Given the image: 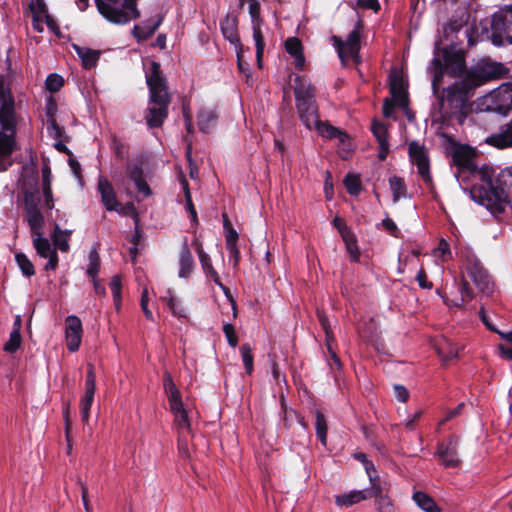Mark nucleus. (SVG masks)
<instances>
[{
	"instance_id": "1",
	"label": "nucleus",
	"mask_w": 512,
	"mask_h": 512,
	"mask_svg": "<svg viewBox=\"0 0 512 512\" xmlns=\"http://www.w3.org/2000/svg\"><path fill=\"white\" fill-rule=\"evenodd\" d=\"M465 68L463 55L458 51L444 49L442 56L436 54L431 62L430 71L433 73L432 88L438 103L433 113V121L442 125L453 122L462 124L467 117L470 107L469 99L472 91L489 80L501 77L505 67L500 63L482 61L473 66L462 80L439 93V87L445 75L456 77Z\"/></svg>"
},
{
	"instance_id": "2",
	"label": "nucleus",
	"mask_w": 512,
	"mask_h": 512,
	"mask_svg": "<svg viewBox=\"0 0 512 512\" xmlns=\"http://www.w3.org/2000/svg\"><path fill=\"white\" fill-rule=\"evenodd\" d=\"M294 95L299 117L310 130L315 129L322 137L337 139L342 145V157L347 158L351 151L349 136L328 122H321L315 101V90L312 84L297 76L295 78Z\"/></svg>"
},
{
	"instance_id": "3",
	"label": "nucleus",
	"mask_w": 512,
	"mask_h": 512,
	"mask_svg": "<svg viewBox=\"0 0 512 512\" xmlns=\"http://www.w3.org/2000/svg\"><path fill=\"white\" fill-rule=\"evenodd\" d=\"M488 187L474 189L472 196L492 214L502 213L507 206H512V167L503 169L496 183L492 184L489 176L486 178Z\"/></svg>"
},
{
	"instance_id": "4",
	"label": "nucleus",
	"mask_w": 512,
	"mask_h": 512,
	"mask_svg": "<svg viewBox=\"0 0 512 512\" xmlns=\"http://www.w3.org/2000/svg\"><path fill=\"white\" fill-rule=\"evenodd\" d=\"M146 81L150 91V100L146 110L145 119L149 127L155 128L163 124L168 115L170 95L167 91L166 80L163 77L160 66L152 62Z\"/></svg>"
},
{
	"instance_id": "5",
	"label": "nucleus",
	"mask_w": 512,
	"mask_h": 512,
	"mask_svg": "<svg viewBox=\"0 0 512 512\" xmlns=\"http://www.w3.org/2000/svg\"><path fill=\"white\" fill-rule=\"evenodd\" d=\"M16 150L14 101L10 91L0 81V171L13 164L12 154Z\"/></svg>"
},
{
	"instance_id": "6",
	"label": "nucleus",
	"mask_w": 512,
	"mask_h": 512,
	"mask_svg": "<svg viewBox=\"0 0 512 512\" xmlns=\"http://www.w3.org/2000/svg\"><path fill=\"white\" fill-rule=\"evenodd\" d=\"M462 257L464 270L462 272L461 284L459 285L461 297L452 301V305L456 307H461L465 302L473 298V292L469 288L468 280H471L478 290L485 295H490L493 291L491 279L476 256L467 251Z\"/></svg>"
},
{
	"instance_id": "7",
	"label": "nucleus",
	"mask_w": 512,
	"mask_h": 512,
	"mask_svg": "<svg viewBox=\"0 0 512 512\" xmlns=\"http://www.w3.org/2000/svg\"><path fill=\"white\" fill-rule=\"evenodd\" d=\"M163 388L167 396L169 410L173 415L174 425L178 430V446L186 448L191 437V421L188 411L184 407L181 393L168 372L164 374Z\"/></svg>"
},
{
	"instance_id": "8",
	"label": "nucleus",
	"mask_w": 512,
	"mask_h": 512,
	"mask_svg": "<svg viewBox=\"0 0 512 512\" xmlns=\"http://www.w3.org/2000/svg\"><path fill=\"white\" fill-rule=\"evenodd\" d=\"M99 13L115 24H125L139 17L134 0H95Z\"/></svg>"
},
{
	"instance_id": "9",
	"label": "nucleus",
	"mask_w": 512,
	"mask_h": 512,
	"mask_svg": "<svg viewBox=\"0 0 512 512\" xmlns=\"http://www.w3.org/2000/svg\"><path fill=\"white\" fill-rule=\"evenodd\" d=\"M481 112H495L506 115L512 109V85L502 84L476 102Z\"/></svg>"
},
{
	"instance_id": "10",
	"label": "nucleus",
	"mask_w": 512,
	"mask_h": 512,
	"mask_svg": "<svg viewBox=\"0 0 512 512\" xmlns=\"http://www.w3.org/2000/svg\"><path fill=\"white\" fill-rule=\"evenodd\" d=\"M481 40L491 39L496 46L512 44V8L495 13L491 20V32L485 29Z\"/></svg>"
},
{
	"instance_id": "11",
	"label": "nucleus",
	"mask_w": 512,
	"mask_h": 512,
	"mask_svg": "<svg viewBox=\"0 0 512 512\" xmlns=\"http://www.w3.org/2000/svg\"><path fill=\"white\" fill-rule=\"evenodd\" d=\"M453 163L457 166V178H462L463 181L468 180L470 175L479 176L481 180L485 181L488 175L478 170L475 163V151L466 145H457L452 151Z\"/></svg>"
},
{
	"instance_id": "12",
	"label": "nucleus",
	"mask_w": 512,
	"mask_h": 512,
	"mask_svg": "<svg viewBox=\"0 0 512 512\" xmlns=\"http://www.w3.org/2000/svg\"><path fill=\"white\" fill-rule=\"evenodd\" d=\"M333 41L343 63L349 60L355 63L359 62L360 33L358 26L349 33L345 41L336 36L333 37Z\"/></svg>"
},
{
	"instance_id": "13",
	"label": "nucleus",
	"mask_w": 512,
	"mask_h": 512,
	"mask_svg": "<svg viewBox=\"0 0 512 512\" xmlns=\"http://www.w3.org/2000/svg\"><path fill=\"white\" fill-rule=\"evenodd\" d=\"M249 14L252 22L253 38L256 45V57L259 67L264 51V40L261 32L262 19L260 17V3L258 0H249Z\"/></svg>"
},
{
	"instance_id": "14",
	"label": "nucleus",
	"mask_w": 512,
	"mask_h": 512,
	"mask_svg": "<svg viewBox=\"0 0 512 512\" xmlns=\"http://www.w3.org/2000/svg\"><path fill=\"white\" fill-rule=\"evenodd\" d=\"M409 155L411 161L417 166L418 173L423 181L431 184L432 178L429 172V161L424 146L415 141L411 142L409 144Z\"/></svg>"
},
{
	"instance_id": "15",
	"label": "nucleus",
	"mask_w": 512,
	"mask_h": 512,
	"mask_svg": "<svg viewBox=\"0 0 512 512\" xmlns=\"http://www.w3.org/2000/svg\"><path fill=\"white\" fill-rule=\"evenodd\" d=\"M65 339L69 351L75 352L79 349L82 339V323L77 316L71 315L66 318Z\"/></svg>"
},
{
	"instance_id": "16",
	"label": "nucleus",
	"mask_w": 512,
	"mask_h": 512,
	"mask_svg": "<svg viewBox=\"0 0 512 512\" xmlns=\"http://www.w3.org/2000/svg\"><path fill=\"white\" fill-rule=\"evenodd\" d=\"M195 251L198 255L201 267L206 277L213 280V282L219 286L223 292L228 295L229 289L221 282L217 271L214 269L210 256L203 250L202 244L196 239L193 241Z\"/></svg>"
},
{
	"instance_id": "17",
	"label": "nucleus",
	"mask_w": 512,
	"mask_h": 512,
	"mask_svg": "<svg viewBox=\"0 0 512 512\" xmlns=\"http://www.w3.org/2000/svg\"><path fill=\"white\" fill-rule=\"evenodd\" d=\"M33 245L40 257L48 258L45 270H55L58 265V256L56 250L51 247L49 240L44 238L42 234H36L33 235Z\"/></svg>"
},
{
	"instance_id": "18",
	"label": "nucleus",
	"mask_w": 512,
	"mask_h": 512,
	"mask_svg": "<svg viewBox=\"0 0 512 512\" xmlns=\"http://www.w3.org/2000/svg\"><path fill=\"white\" fill-rule=\"evenodd\" d=\"M390 92L393 102L401 108L408 106V94L405 80L397 72L390 74Z\"/></svg>"
},
{
	"instance_id": "19",
	"label": "nucleus",
	"mask_w": 512,
	"mask_h": 512,
	"mask_svg": "<svg viewBox=\"0 0 512 512\" xmlns=\"http://www.w3.org/2000/svg\"><path fill=\"white\" fill-rule=\"evenodd\" d=\"M486 143L498 149L512 148V118L497 133L487 137Z\"/></svg>"
},
{
	"instance_id": "20",
	"label": "nucleus",
	"mask_w": 512,
	"mask_h": 512,
	"mask_svg": "<svg viewBox=\"0 0 512 512\" xmlns=\"http://www.w3.org/2000/svg\"><path fill=\"white\" fill-rule=\"evenodd\" d=\"M98 191L101 195V201L105 208L108 211H118L120 203L116 198V193L112 184L105 177H99Z\"/></svg>"
},
{
	"instance_id": "21",
	"label": "nucleus",
	"mask_w": 512,
	"mask_h": 512,
	"mask_svg": "<svg viewBox=\"0 0 512 512\" xmlns=\"http://www.w3.org/2000/svg\"><path fill=\"white\" fill-rule=\"evenodd\" d=\"M195 263L193 256L189 250L187 241L185 240L180 254H179V270H178V277L181 279H188L190 278L192 272L194 271Z\"/></svg>"
},
{
	"instance_id": "22",
	"label": "nucleus",
	"mask_w": 512,
	"mask_h": 512,
	"mask_svg": "<svg viewBox=\"0 0 512 512\" xmlns=\"http://www.w3.org/2000/svg\"><path fill=\"white\" fill-rule=\"evenodd\" d=\"M369 498V490H352L335 497V504L339 507H350Z\"/></svg>"
},
{
	"instance_id": "23",
	"label": "nucleus",
	"mask_w": 512,
	"mask_h": 512,
	"mask_svg": "<svg viewBox=\"0 0 512 512\" xmlns=\"http://www.w3.org/2000/svg\"><path fill=\"white\" fill-rule=\"evenodd\" d=\"M162 22L161 15H155L151 19L143 22L141 25H136L133 29V34L139 40H145L150 37L160 26Z\"/></svg>"
},
{
	"instance_id": "24",
	"label": "nucleus",
	"mask_w": 512,
	"mask_h": 512,
	"mask_svg": "<svg viewBox=\"0 0 512 512\" xmlns=\"http://www.w3.org/2000/svg\"><path fill=\"white\" fill-rule=\"evenodd\" d=\"M286 51L294 58V65L302 70L305 65L303 47L301 41L296 37H290L285 42Z\"/></svg>"
},
{
	"instance_id": "25",
	"label": "nucleus",
	"mask_w": 512,
	"mask_h": 512,
	"mask_svg": "<svg viewBox=\"0 0 512 512\" xmlns=\"http://www.w3.org/2000/svg\"><path fill=\"white\" fill-rule=\"evenodd\" d=\"M126 174L129 179L134 182L139 192H141L144 196L151 195V190L143 178V170L139 165L127 166Z\"/></svg>"
},
{
	"instance_id": "26",
	"label": "nucleus",
	"mask_w": 512,
	"mask_h": 512,
	"mask_svg": "<svg viewBox=\"0 0 512 512\" xmlns=\"http://www.w3.org/2000/svg\"><path fill=\"white\" fill-rule=\"evenodd\" d=\"M73 48L81 59L85 69H91L96 66L100 57V51L76 44H73Z\"/></svg>"
},
{
	"instance_id": "27",
	"label": "nucleus",
	"mask_w": 512,
	"mask_h": 512,
	"mask_svg": "<svg viewBox=\"0 0 512 512\" xmlns=\"http://www.w3.org/2000/svg\"><path fill=\"white\" fill-rule=\"evenodd\" d=\"M221 31L225 39H227L230 43L236 46V49L239 48L240 38L237 31V22L233 17L227 16L221 22Z\"/></svg>"
},
{
	"instance_id": "28",
	"label": "nucleus",
	"mask_w": 512,
	"mask_h": 512,
	"mask_svg": "<svg viewBox=\"0 0 512 512\" xmlns=\"http://www.w3.org/2000/svg\"><path fill=\"white\" fill-rule=\"evenodd\" d=\"M218 114L214 109L204 108L198 114V127L204 132H210L216 125Z\"/></svg>"
},
{
	"instance_id": "29",
	"label": "nucleus",
	"mask_w": 512,
	"mask_h": 512,
	"mask_svg": "<svg viewBox=\"0 0 512 512\" xmlns=\"http://www.w3.org/2000/svg\"><path fill=\"white\" fill-rule=\"evenodd\" d=\"M371 487L369 490V497L373 496L375 498V502L382 499L389 498L387 495V484H382L379 476L377 475V471L368 475Z\"/></svg>"
},
{
	"instance_id": "30",
	"label": "nucleus",
	"mask_w": 512,
	"mask_h": 512,
	"mask_svg": "<svg viewBox=\"0 0 512 512\" xmlns=\"http://www.w3.org/2000/svg\"><path fill=\"white\" fill-rule=\"evenodd\" d=\"M412 498L417 506L425 512H441L433 498L422 491L414 492Z\"/></svg>"
},
{
	"instance_id": "31",
	"label": "nucleus",
	"mask_w": 512,
	"mask_h": 512,
	"mask_svg": "<svg viewBox=\"0 0 512 512\" xmlns=\"http://www.w3.org/2000/svg\"><path fill=\"white\" fill-rule=\"evenodd\" d=\"M70 236V230H62L58 224H55L54 231L52 233V240L57 249L62 252H67L69 250Z\"/></svg>"
},
{
	"instance_id": "32",
	"label": "nucleus",
	"mask_w": 512,
	"mask_h": 512,
	"mask_svg": "<svg viewBox=\"0 0 512 512\" xmlns=\"http://www.w3.org/2000/svg\"><path fill=\"white\" fill-rule=\"evenodd\" d=\"M435 458L447 468L458 467L460 459L457 456L456 450H437Z\"/></svg>"
},
{
	"instance_id": "33",
	"label": "nucleus",
	"mask_w": 512,
	"mask_h": 512,
	"mask_svg": "<svg viewBox=\"0 0 512 512\" xmlns=\"http://www.w3.org/2000/svg\"><path fill=\"white\" fill-rule=\"evenodd\" d=\"M25 213L27 215V221L30 226L32 234L33 235L42 234V228L44 225V217H43L40 209L25 211Z\"/></svg>"
},
{
	"instance_id": "34",
	"label": "nucleus",
	"mask_w": 512,
	"mask_h": 512,
	"mask_svg": "<svg viewBox=\"0 0 512 512\" xmlns=\"http://www.w3.org/2000/svg\"><path fill=\"white\" fill-rule=\"evenodd\" d=\"M315 430L316 436L322 446L327 445V421L321 411H315Z\"/></svg>"
},
{
	"instance_id": "35",
	"label": "nucleus",
	"mask_w": 512,
	"mask_h": 512,
	"mask_svg": "<svg viewBox=\"0 0 512 512\" xmlns=\"http://www.w3.org/2000/svg\"><path fill=\"white\" fill-rule=\"evenodd\" d=\"M94 388H85L84 396L81 398L80 401V408H81V414H82V420L84 422H88L89 416H90V409L94 400V394H95Z\"/></svg>"
},
{
	"instance_id": "36",
	"label": "nucleus",
	"mask_w": 512,
	"mask_h": 512,
	"mask_svg": "<svg viewBox=\"0 0 512 512\" xmlns=\"http://www.w3.org/2000/svg\"><path fill=\"white\" fill-rule=\"evenodd\" d=\"M438 355L442 358L443 361H449L458 356V347L457 345L449 342L443 341L440 343L437 348Z\"/></svg>"
},
{
	"instance_id": "37",
	"label": "nucleus",
	"mask_w": 512,
	"mask_h": 512,
	"mask_svg": "<svg viewBox=\"0 0 512 512\" xmlns=\"http://www.w3.org/2000/svg\"><path fill=\"white\" fill-rule=\"evenodd\" d=\"M389 184L394 202H397L401 197L406 195V187L402 178L393 176L389 179Z\"/></svg>"
},
{
	"instance_id": "38",
	"label": "nucleus",
	"mask_w": 512,
	"mask_h": 512,
	"mask_svg": "<svg viewBox=\"0 0 512 512\" xmlns=\"http://www.w3.org/2000/svg\"><path fill=\"white\" fill-rule=\"evenodd\" d=\"M162 300L167 303L169 306L170 311L174 316L177 317H184L185 316V309L181 305V303L172 295L171 290L167 291V295L162 297Z\"/></svg>"
},
{
	"instance_id": "39",
	"label": "nucleus",
	"mask_w": 512,
	"mask_h": 512,
	"mask_svg": "<svg viewBox=\"0 0 512 512\" xmlns=\"http://www.w3.org/2000/svg\"><path fill=\"white\" fill-rule=\"evenodd\" d=\"M88 258L89 264L87 268V274L91 277L92 280H95L100 270V257L95 248L90 250Z\"/></svg>"
},
{
	"instance_id": "40",
	"label": "nucleus",
	"mask_w": 512,
	"mask_h": 512,
	"mask_svg": "<svg viewBox=\"0 0 512 512\" xmlns=\"http://www.w3.org/2000/svg\"><path fill=\"white\" fill-rule=\"evenodd\" d=\"M17 327L14 328L11 333L8 342L4 345V350L7 352H15L21 343V335L19 332V326H20V320L17 319L16 321Z\"/></svg>"
},
{
	"instance_id": "41",
	"label": "nucleus",
	"mask_w": 512,
	"mask_h": 512,
	"mask_svg": "<svg viewBox=\"0 0 512 512\" xmlns=\"http://www.w3.org/2000/svg\"><path fill=\"white\" fill-rule=\"evenodd\" d=\"M318 317H319V321H320V323H321V325H322V327H323V329H324V331L326 333L328 351L331 354V357L334 360L335 364L337 366H340V361H339L336 353L332 350L331 345H330V340L332 339V336H331L332 331H331L330 324H329L327 318L325 317V315L319 313Z\"/></svg>"
},
{
	"instance_id": "42",
	"label": "nucleus",
	"mask_w": 512,
	"mask_h": 512,
	"mask_svg": "<svg viewBox=\"0 0 512 512\" xmlns=\"http://www.w3.org/2000/svg\"><path fill=\"white\" fill-rule=\"evenodd\" d=\"M40 204L39 191H25L24 192V210H38Z\"/></svg>"
},
{
	"instance_id": "43",
	"label": "nucleus",
	"mask_w": 512,
	"mask_h": 512,
	"mask_svg": "<svg viewBox=\"0 0 512 512\" xmlns=\"http://www.w3.org/2000/svg\"><path fill=\"white\" fill-rule=\"evenodd\" d=\"M345 242L347 252L350 254L353 261H357L359 259V250L356 244V238L352 232H345L344 237L342 238Z\"/></svg>"
},
{
	"instance_id": "44",
	"label": "nucleus",
	"mask_w": 512,
	"mask_h": 512,
	"mask_svg": "<svg viewBox=\"0 0 512 512\" xmlns=\"http://www.w3.org/2000/svg\"><path fill=\"white\" fill-rule=\"evenodd\" d=\"M344 184L351 195H358L362 188L360 177L355 174H348L344 179Z\"/></svg>"
},
{
	"instance_id": "45",
	"label": "nucleus",
	"mask_w": 512,
	"mask_h": 512,
	"mask_svg": "<svg viewBox=\"0 0 512 512\" xmlns=\"http://www.w3.org/2000/svg\"><path fill=\"white\" fill-rule=\"evenodd\" d=\"M15 259L24 275L30 277L35 274L34 266L25 254L17 253Z\"/></svg>"
},
{
	"instance_id": "46",
	"label": "nucleus",
	"mask_w": 512,
	"mask_h": 512,
	"mask_svg": "<svg viewBox=\"0 0 512 512\" xmlns=\"http://www.w3.org/2000/svg\"><path fill=\"white\" fill-rule=\"evenodd\" d=\"M240 353L245 366V370L248 374L253 371V356L251 354V348L248 344H243L240 347Z\"/></svg>"
},
{
	"instance_id": "47",
	"label": "nucleus",
	"mask_w": 512,
	"mask_h": 512,
	"mask_svg": "<svg viewBox=\"0 0 512 512\" xmlns=\"http://www.w3.org/2000/svg\"><path fill=\"white\" fill-rule=\"evenodd\" d=\"M434 255L440 257L442 261H446L452 257L449 245L444 239H441L437 248L434 249Z\"/></svg>"
},
{
	"instance_id": "48",
	"label": "nucleus",
	"mask_w": 512,
	"mask_h": 512,
	"mask_svg": "<svg viewBox=\"0 0 512 512\" xmlns=\"http://www.w3.org/2000/svg\"><path fill=\"white\" fill-rule=\"evenodd\" d=\"M372 132L376 137L379 144L388 143L387 141V128L384 124L374 122L372 125Z\"/></svg>"
},
{
	"instance_id": "49",
	"label": "nucleus",
	"mask_w": 512,
	"mask_h": 512,
	"mask_svg": "<svg viewBox=\"0 0 512 512\" xmlns=\"http://www.w3.org/2000/svg\"><path fill=\"white\" fill-rule=\"evenodd\" d=\"M64 80L61 76L56 74H51L46 79V88L50 92H57L63 86Z\"/></svg>"
},
{
	"instance_id": "50",
	"label": "nucleus",
	"mask_w": 512,
	"mask_h": 512,
	"mask_svg": "<svg viewBox=\"0 0 512 512\" xmlns=\"http://www.w3.org/2000/svg\"><path fill=\"white\" fill-rule=\"evenodd\" d=\"M110 289L114 298L115 306L118 308L121 297V280L119 276H114L112 278L110 282Z\"/></svg>"
},
{
	"instance_id": "51",
	"label": "nucleus",
	"mask_w": 512,
	"mask_h": 512,
	"mask_svg": "<svg viewBox=\"0 0 512 512\" xmlns=\"http://www.w3.org/2000/svg\"><path fill=\"white\" fill-rule=\"evenodd\" d=\"M237 53V62L238 68L241 73H243L246 77V82L249 83L250 73H249V64L243 60V46L239 45V48L236 49Z\"/></svg>"
},
{
	"instance_id": "52",
	"label": "nucleus",
	"mask_w": 512,
	"mask_h": 512,
	"mask_svg": "<svg viewBox=\"0 0 512 512\" xmlns=\"http://www.w3.org/2000/svg\"><path fill=\"white\" fill-rule=\"evenodd\" d=\"M464 408V403L458 404V406L454 409L448 410L446 412V415L439 421L438 423V430L445 425L448 421L454 419L455 417L459 416L462 413V410Z\"/></svg>"
},
{
	"instance_id": "53",
	"label": "nucleus",
	"mask_w": 512,
	"mask_h": 512,
	"mask_svg": "<svg viewBox=\"0 0 512 512\" xmlns=\"http://www.w3.org/2000/svg\"><path fill=\"white\" fill-rule=\"evenodd\" d=\"M353 6L355 8L371 9L375 12L380 9L378 0H354Z\"/></svg>"
},
{
	"instance_id": "54",
	"label": "nucleus",
	"mask_w": 512,
	"mask_h": 512,
	"mask_svg": "<svg viewBox=\"0 0 512 512\" xmlns=\"http://www.w3.org/2000/svg\"><path fill=\"white\" fill-rule=\"evenodd\" d=\"M353 456L356 460H358L364 465L367 475L376 471L374 464L367 458V455L365 453L357 452Z\"/></svg>"
},
{
	"instance_id": "55",
	"label": "nucleus",
	"mask_w": 512,
	"mask_h": 512,
	"mask_svg": "<svg viewBox=\"0 0 512 512\" xmlns=\"http://www.w3.org/2000/svg\"><path fill=\"white\" fill-rule=\"evenodd\" d=\"M183 188H184V191H185V198H186V206H187V209L191 215V219L193 222H196L197 221V213H196V210L193 206V203H192V200H191V195H190V192H189V189H188V183L187 181H183Z\"/></svg>"
},
{
	"instance_id": "56",
	"label": "nucleus",
	"mask_w": 512,
	"mask_h": 512,
	"mask_svg": "<svg viewBox=\"0 0 512 512\" xmlns=\"http://www.w3.org/2000/svg\"><path fill=\"white\" fill-rule=\"evenodd\" d=\"M223 332L227 338V341L230 346L236 347L238 344V338L235 334V330L232 324H225L223 327Z\"/></svg>"
},
{
	"instance_id": "57",
	"label": "nucleus",
	"mask_w": 512,
	"mask_h": 512,
	"mask_svg": "<svg viewBox=\"0 0 512 512\" xmlns=\"http://www.w3.org/2000/svg\"><path fill=\"white\" fill-rule=\"evenodd\" d=\"M395 398L402 403H405L409 399V391L403 385L396 384L393 386Z\"/></svg>"
},
{
	"instance_id": "58",
	"label": "nucleus",
	"mask_w": 512,
	"mask_h": 512,
	"mask_svg": "<svg viewBox=\"0 0 512 512\" xmlns=\"http://www.w3.org/2000/svg\"><path fill=\"white\" fill-rule=\"evenodd\" d=\"M47 129L49 134L54 138H60L62 136V128L56 123L54 118H50L47 121Z\"/></svg>"
},
{
	"instance_id": "59",
	"label": "nucleus",
	"mask_w": 512,
	"mask_h": 512,
	"mask_svg": "<svg viewBox=\"0 0 512 512\" xmlns=\"http://www.w3.org/2000/svg\"><path fill=\"white\" fill-rule=\"evenodd\" d=\"M378 512H394V506L390 498L378 500L375 502Z\"/></svg>"
},
{
	"instance_id": "60",
	"label": "nucleus",
	"mask_w": 512,
	"mask_h": 512,
	"mask_svg": "<svg viewBox=\"0 0 512 512\" xmlns=\"http://www.w3.org/2000/svg\"><path fill=\"white\" fill-rule=\"evenodd\" d=\"M85 388H94L96 389V374L94 371L93 365H88V371L85 381Z\"/></svg>"
},
{
	"instance_id": "61",
	"label": "nucleus",
	"mask_w": 512,
	"mask_h": 512,
	"mask_svg": "<svg viewBox=\"0 0 512 512\" xmlns=\"http://www.w3.org/2000/svg\"><path fill=\"white\" fill-rule=\"evenodd\" d=\"M42 191H43V197H44V202H45L46 208L49 210L53 209L54 208V200H53L51 186L42 187Z\"/></svg>"
},
{
	"instance_id": "62",
	"label": "nucleus",
	"mask_w": 512,
	"mask_h": 512,
	"mask_svg": "<svg viewBox=\"0 0 512 512\" xmlns=\"http://www.w3.org/2000/svg\"><path fill=\"white\" fill-rule=\"evenodd\" d=\"M479 314H480L482 322L489 330H491L495 333L499 332V330L493 324L492 318L488 314H486V312L483 309L480 310Z\"/></svg>"
},
{
	"instance_id": "63",
	"label": "nucleus",
	"mask_w": 512,
	"mask_h": 512,
	"mask_svg": "<svg viewBox=\"0 0 512 512\" xmlns=\"http://www.w3.org/2000/svg\"><path fill=\"white\" fill-rule=\"evenodd\" d=\"M427 275L423 269H421L416 276V280L418 281V284L421 288L424 289H431L432 283L427 281Z\"/></svg>"
},
{
	"instance_id": "64",
	"label": "nucleus",
	"mask_w": 512,
	"mask_h": 512,
	"mask_svg": "<svg viewBox=\"0 0 512 512\" xmlns=\"http://www.w3.org/2000/svg\"><path fill=\"white\" fill-rule=\"evenodd\" d=\"M499 350H500L502 357H504L508 360H512V345L511 344H500Z\"/></svg>"
}]
</instances>
